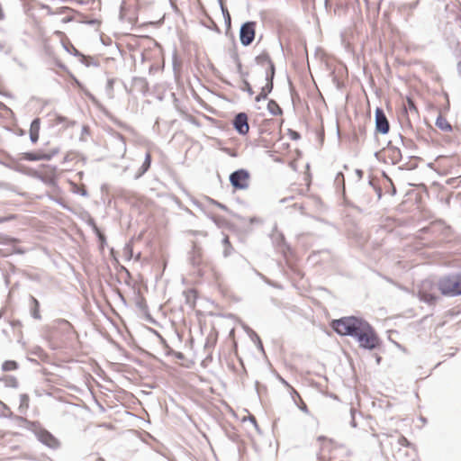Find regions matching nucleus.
Instances as JSON below:
<instances>
[{"instance_id":"nucleus-9","label":"nucleus","mask_w":461,"mask_h":461,"mask_svg":"<svg viewBox=\"0 0 461 461\" xmlns=\"http://www.w3.org/2000/svg\"><path fill=\"white\" fill-rule=\"evenodd\" d=\"M256 60L258 64L267 66L266 75L275 76V65L267 54L263 53L258 56Z\"/></svg>"},{"instance_id":"nucleus-33","label":"nucleus","mask_w":461,"mask_h":461,"mask_svg":"<svg viewBox=\"0 0 461 461\" xmlns=\"http://www.w3.org/2000/svg\"><path fill=\"white\" fill-rule=\"evenodd\" d=\"M82 194H83V195H86V191H83V192H82Z\"/></svg>"},{"instance_id":"nucleus-3","label":"nucleus","mask_w":461,"mask_h":461,"mask_svg":"<svg viewBox=\"0 0 461 461\" xmlns=\"http://www.w3.org/2000/svg\"><path fill=\"white\" fill-rule=\"evenodd\" d=\"M230 182L236 189L245 190L249 185V173L246 169H239L230 176Z\"/></svg>"},{"instance_id":"nucleus-11","label":"nucleus","mask_w":461,"mask_h":461,"mask_svg":"<svg viewBox=\"0 0 461 461\" xmlns=\"http://www.w3.org/2000/svg\"><path fill=\"white\" fill-rule=\"evenodd\" d=\"M31 302H32V316L36 319V320H40L41 317V314H40V303H39V301L34 298V297H31Z\"/></svg>"},{"instance_id":"nucleus-29","label":"nucleus","mask_w":461,"mask_h":461,"mask_svg":"<svg viewBox=\"0 0 461 461\" xmlns=\"http://www.w3.org/2000/svg\"><path fill=\"white\" fill-rule=\"evenodd\" d=\"M302 410H303V411L307 412V408H306V406L303 407V408H302Z\"/></svg>"},{"instance_id":"nucleus-26","label":"nucleus","mask_w":461,"mask_h":461,"mask_svg":"<svg viewBox=\"0 0 461 461\" xmlns=\"http://www.w3.org/2000/svg\"><path fill=\"white\" fill-rule=\"evenodd\" d=\"M7 220V218H0V223L5 222Z\"/></svg>"},{"instance_id":"nucleus-22","label":"nucleus","mask_w":461,"mask_h":461,"mask_svg":"<svg viewBox=\"0 0 461 461\" xmlns=\"http://www.w3.org/2000/svg\"><path fill=\"white\" fill-rule=\"evenodd\" d=\"M408 103H409V105H410V108H411V109H413V110H415V109H416V108H415V106H414V104H413V103H412L410 99H409Z\"/></svg>"},{"instance_id":"nucleus-16","label":"nucleus","mask_w":461,"mask_h":461,"mask_svg":"<svg viewBox=\"0 0 461 461\" xmlns=\"http://www.w3.org/2000/svg\"><path fill=\"white\" fill-rule=\"evenodd\" d=\"M268 109L272 114L276 115L281 113V109L275 101H270L268 103Z\"/></svg>"},{"instance_id":"nucleus-19","label":"nucleus","mask_w":461,"mask_h":461,"mask_svg":"<svg viewBox=\"0 0 461 461\" xmlns=\"http://www.w3.org/2000/svg\"><path fill=\"white\" fill-rule=\"evenodd\" d=\"M243 85H244V87L242 88L243 90H246L250 95H252L254 94L249 83L244 79L243 80Z\"/></svg>"},{"instance_id":"nucleus-12","label":"nucleus","mask_w":461,"mask_h":461,"mask_svg":"<svg viewBox=\"0 0 461 461\" xmlns=\"http://www.w3.org/2000/svg\"><path fill=\"white\" fill-rule=\"evenodd\" d=\"M150 163H151L150 154L147 153L146 156H145L144 162H143V164L141 165V167L139 169V173L137 175V177L141 176L142 175H144L148 171V169L150 167Z\"/></svg>"},{"instance_id":"nucleus-5","label":"nucleus","mask_w":461,"mask_h":461,"mask_svg":"<svg viewBox=\"0 0 461 461\" xmlns=\"http://www.w3.org/2000/svg\"><path fill=\"white\" fill-rule=\"evenodd\" d=\"M37 438L44 445L50 448H58L59 447V440L49 431L41 429L36 432Z\"/></svg>"},{"instance_id":"nucleus-27","label":"nucleus","mask_w":461,"mask_h":461,"mask_svg":"<svg viewBox=\"0 0 461 461\" xmlns=\"http://www.w3.org/2000/svg\"><path fill=\"white\" fill-rule=\"evenodd\" d=\"M68 21H70V18H64V19L62 20V22H63V23H67V22H68Z\"/></svg>"},{"instance_id":"nucleus-10","label":"nucleus","mask_w":461,"mask_h":461,"mask_svg":"<svg viewBox=\"0 0 461 461\" xmlns=\"http://www.w3.org/2000/svg\"><path fill=\"white\" fill-rule=\"evenodd\" d=\"M40 131V119H34L30 127V139L32 142L35 143L39 140Z\"/></svg>"},{"instance_id":"nucleus-18","label":"nucleus","mask_w":461,"mask_h":461,"mask_svg":"<svg viewBox=\"0 0 461 461\" xmlns=\"http://www.w3.org/2000/svg\"><path fill=\"white\" fill-rule=\"evenodd\" d=\"M221 8L223 16L225 18V22L230 24V15L229 14L228 10L223 6L222 4H221Z\"/></svg>"},{"instance_id":"nucleus-15","label":"nucleus","mask_w":461,"mask_h":461,"mask_svg":"<svg viewBox=\"0 0 461 461\" xmlns=\"http://www.w3.org/2000/svg\"><path fill=\"white\" fill-rule=\"evenodd\" d=\"M18 365L15 361L6 360L3 363L2 369L4 371H13L17 369Z\"/></svg>"},{"instance_id":"nucleus-4","label":"nucleus","mask_w":461,"mask_h":461,"mask_svg":"<svg viewBox=\"0 0 461 461\" xmlns=\"http://www.w3.org/2000/svg\"><path fill=\"white\" fill-rule=\"evenodd\" d=\"M255 22H247L243 23L240 30V40L243 46H249L255 38Z\"/></svg>"},{"instance_id":"nucleus-17","label":"nucleus","mask_w":461,"mask_h":461,"mask_svg":"<svg viewBox=\"0 0 461 461\" xmlns=\"http://www.w3.org/2000/svg\"><path fill=\"white\" fill-rule=\"evenodd\" d=\"M25 158L27 160H30V161H36V160H39L41 158H50L47 157V156L40 157V156H37V155L32 154V153H26L25 154Z\"/></svg>"},{"instance_id":"nucleus-32","label":"nucleus","mask_w":461,"mask_h":461,"mask_svg":"<svg viewBox=\"0 0 461 461\" xmlns=\"http://www.w3.org/2000/svg\"><path fill=\"white\" fill-rule=\"evenodd\" d=\"M251 420H252L253 423L256 425V420H255V418H252Z\"/></svg>"},{"instance_id":"nucleus-23","label":"nucleus","mask_w":461,"mask_h":461,"mask_svg":"<svg viewBox=\"0 0 461 461\" xmlns=\"http://www.w3.org/2000/svg\"><path fill=\"white\" fill-rule=\"evenodd\" d=\"M406 443H407V439H406L405 438H402L400 439V444H402V445H405Z\"/></svg>"},{"instance_id":"nucleus-8","label":"nucleus","mask_w":461,"mask_h":461,"mask_svg":"<svg viewBox=\"0 0 461 461\" xmlns=\"http://www.w3.org/2000/svg\"><path fill=\"white\" fill-rule=\"evenodd\" d=\"M375 127L376 131L382 134H386L389 131L388 120L383 110L380 108H377L375 111Z\"/></svg>"},{"instance_id":"nucleus-28","label":"nucleus","mask_w":461,"mask_h":461,"mask_svg":"<svg viewBox=\"0 0 461 461\" xmlns=\"http://www.w3.org/2000/svg\"><path fill=\"white\" fill-rule=\"evenodd\" d=\"M223 241L225 244H227V243H229V239L226 237V238H224Z\"/></svg>"},{"instance_id":"nucleus-30","label":"nucleus","mask_w":461,"mask_h":461,"mask_svg":"<svg viewBox=\"0 0 461 461\" xmlns=\"http://www.w3.org/2000/svg\"><path fill=\"white\" fill-rule=\"evenodd\" d=\"M218 205H219L221 208L225 209V206H224V205L220 204V203H218Z\"/></svg>"},{"instance_id":"nucleus-25","label":"nucleus","mask_w":461,"mask_h":461,"mask_svg":"<svg viewBox=\"0 0 461 461\" xmlns=\"http://www.w3.org/2000/svg\"><path fill=\"white\" fill-rule=\"evenodd\" d=\"M55 34H56V35H58V36H59V37H61V36L63 35V32H60V31H56V32H55Z\"/></svg>"},{"instance_id":"nucleus-2","label":"nucleus","mask_w":461,"mask_h":461,"mask_svg":"<svg viewBox=\"0 0 461 461\" xmlns=\"http://www.w3.org/2000/svg\"><path fill=\"white\" fill-rule=\"evenodd\" d=\"M442 294L456 296L461 294V274H453L441 277L438 283Z\"/></svg>"},{"instance_id":"nucleus-6","label":"nucleus","mask_w":461,"mask_h":461,"mask_svg":"<svg viewBox=\"0 0 461 461\" xmlns=\"http://www.w3.org/2000/svg\"><path fill=\"white\" fill-rule=\"evenodd\" d=\"M431 286L430 282L425 281L422 283L421 287L419 291V296L421 301H424L429 304L434 303L437 299L438 295L434 292H429L428 289Z\"/></svg>"},{"instance_id":"nucleus-1","label":"nucleus","mask_w":461,"mask_h":461,"mask_svg":"<svg viewBox=\"0 0 461 461\" xmlns=\"http://www.w3.org/2000/svg\"><path fill=\"white\" fill-rule=\"evenodd\" d=\"M332 328L339 335L356 338L364 348L373 349L379 344V339L372 327L362 319L350 316L335 320Z\"/></svg>"},{"instance_id":"nucleus-31","label":"nucleus","mask_w":461,"mask_h":461,"mask_svg":"<svg viewBox=\"0 0 461 461\" xmlns=\"http://www.w3.org/2000/svg\"><path fill=\"white\" fill-rule=\"evenodd\" d=\"M458 68L461 71V62L458 63Z\"/></svg>"},{"instance_id":"nucleus-7","label":"nucleus","mask_w":461,"mask_h":461,"mask_svg":"<svg viewBox=\"0 0 461 461\" xmlns=\"http://www.w3.org/2000/svg\"><path fill=\"white\" fill-rule=\"evenodd\" d=\"M235 130L241 135H245L249 132V126L248 123V116L244 113H238L233 121Z\"/></svg>"},{"instance_id":"nucleus-24","label":"nucleus","mask_w":461,"mask_h":461,"mask_svg":"<svg viewBox=\"0 0 461 461\" xmlns=\"http://www.w3.org/2000/svg\"><path fill=\"white\" fill-rule=\"evenodd\" d=\"M55 34H56V35H58V36H59V37H61V36L63 35V32H60V31H56V32H55Z\"/></svg>"},{"instance_id":"nucleus-14","label":"nucleus","mask_w":461,"mask_h":461,"mask_svg":"<svg viewBox=\"0 0 461 461\" xmlns=\"http://www.w3.org/2000/svg\"><path fill=\"white\" fill-rule=\"evenodd\" d=\"M436 125L437 127H438L440 130H443V131H450L451 130V125L447 122V121L443 118L442 116H438L436 120Z\"/></svg>"},{"instance_id":"nucleus-20","label":"nucleus","mask_w":461,"mask_h":461,"mask_svg":"<svg viewBox=\"0 0 461 461\" xmlns=\"http://www.w3.org/2000/svg\"><path fill=\"white\" fill-rule=\"evenodd\" d=\"M266 98H267V95L260 92V93L256 96L255 100H256V102H260L261 100H265Z\"/></svg>"},{"instance_id":"nucleus-13","label":"nucleus","mask_w":461,"mask_h":461,"mask_svg":"<svg viewBox=\"0 0 461 461\" xmlns=\"http://www.w3.org/2000/svg\"><path fill=\"white\" fill-rule=\"evenodd\" d=\"M273 78H274V76L270 77V75H266L267 83L264 86H262L260 92L263 93L264 95H266L267 96L273 89Z\"/></svg>"},{"instance_id":"nucleus-21","label":"nucleus","mask_w":461,"mask_h":461,"mask_svg":"<svg viewBox=\"0 0 461 461\" xmlns=\"http://www.w3.org/2000/svg\"><path fill=\"white\" fill-rule=\"evenodd\" d=\"M236 61H237V68H238V71L240 75H243L242 73V65L240 61V59L236 57Z\"/></svg>"}]
</instances>
